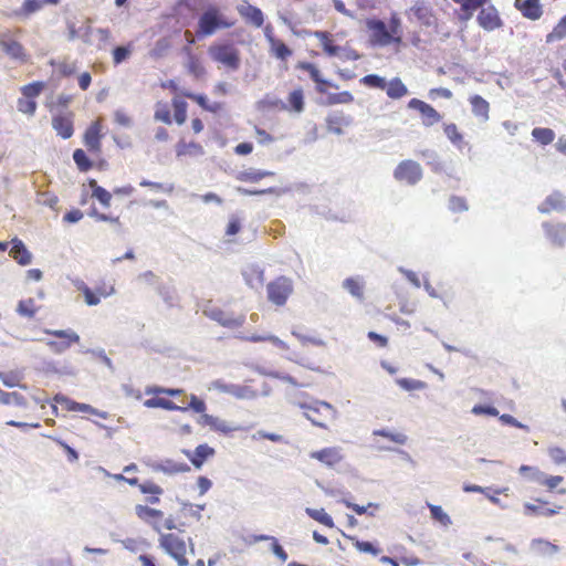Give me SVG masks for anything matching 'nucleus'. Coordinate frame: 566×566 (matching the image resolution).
Masks as SVG:
<instances>
[{"label":"nucleus","instance_id":"obj_1","mask_svg":"<svg viewBox=\"0 0 566 566\" xmlns=\"http://www.w3.org/2000/svg\"><path fill=\"white\" fill-rule=\"evenodd\" d=\"M22 34L21 28L13 30L8 29L0 32V49L11 60L18 61L19 63H27L29 61V54L20 42Z\"/></svg>","mask_w":566,"mask_h":566},{"label":"nucleus","instance_id":"obj_2","mask_svg":"<svg viewBox=\"0 0 566 566\" xmlns=\"http://www.w3.org/2000/svg\"><path fill=\"white\" fill-rule=\"evenodd\" d=\"M313 35L318 40L323 52L329 57H339L343 61H357L361 57L355 49L336 44L334 35L327 31H315Z\"/></svg>","mask_w":566,"mask_h":566},{"label":"nucleus","instance_id":"obj_3","mask_svg":"<svg viewBox=\"0 0 566 566\" xmlns=\"http://www.w3.org/2000/svg\"><path fill=\"white\" fill-rule=\"evenodd\" d=\"M210 57L230 71H237L241 64L239 49L230 42L214 43L208 49Z\"/></svg>","mask_w":566,"mask_h":566},{"label":"nucleus","instance_id":"obj_4","mask_svg":"<svg viewBox=\"0 0 566 566\" xmlns=\"http://www.w3.org/2000/svg\"><path fill=\"white\" fill-rule=\"evenodd\" d=\"M233 25L234 21L224 19L218 7L210 6L199 18L197 33L198 35L207 36L213 34L218 29H229Z\"/></svg>","mask_w":566,"mask_h":566},{"label":"nucleus","instance_id":"obj_5","mask_svg":"<svg viewBox=\"0 0 566 566\" xmlns=\"http://www.w3.org/2000/svg\"><path fill=\"white\" fill-rule=\"evenodd\" d=\"M369 31L371 32V42L379 46H386L394 42L399 43L400 36H395L397 33V25H391L390 30L386 23L381 20H369L367 23Z\"/></svg>","mask_w":566,"mask_h":566},{"label":"nucleus","instance_id":"obj_6","mask_svg":"<svg viewBox=\"0 0 566 566\" xmlns=\"http://www.w3.org/2000/svg\"><path fill=\"white\" fill-rule=\"evenodd\" d=\"M202 313L206 317L226 328L241 327L245 323L244 314L234 316L233 312H226L222 308L216 306L206 305L202 308Z\"/></svg>","mask_w":566,"mask_h":566},{"label":"nucleus","instance_id":"obj_7","mask_svg":"<svg viewBox=\"0 0 566 566\" xmlns=\"http://www.w3.org/2000/svg\"><path fill=\"white\" fill-rule=\"evenodd\" d=\"M159 545L165 552L178 563V566H188L186 558V543L175 534H161Z\"/></svg>","mask_w":566,"mask_h":566},{"label":"nucleus","instance_id":"obj_8","mask_svg":"<svg viewBox=\"0 0 566 566\" xmlns=\"http://www.w3.org/2000/svg\"><path fill=\"white\" fill-rule=\"evenodd\" d=\"M266 292L270 302L277 306H282L286 303L289 296L293 292L292 281L285 276H280L268 284Z\"/></svg>","mask_w":566,"mask_h":566},{"label":"nucleus","instance_id":"obj_9","mask_svg":"<svg viewBox=\"0 0 566 566\" xmlns=\"http://www.w3.org/2000/svg\"><path fill=\"white\" fill-rule=\"evenodd\" d=\"M103 119L96 118L90 124L83 134V144L86 149L94 156L102 154V139H103Z\"/></svg>","mask_w":566,"mask_h":566},{"label":"nucleus","instance_id":"obj_10","mask_svg":"<svg viewBox=\"0 0 566 566\" xmlns=\"http://www.w3.org/2000/svg\"><path fill=\"white\" fill-rule=\"evenodd\" d=\"M394 177L400 182L416 185L422 178V168L415 160H402L394 171Z\"/></svg>","mask_w":566,"mask_h":566},{"label":"nucleus","instance_id":"obj_11","mask_svg":"<svg viewBox=\"0 0 566 566\" xmlns=\"http://www.w3.org/2000/svg\"><path fill=\"white\" fill-rule=\"evenodd\" d=\"M408 107L420 113L422 124L426 127L433 126L442 119L441 114L434 107L419 98H411L408 102Z\"/></svg>","mask_w":566,"mask_h":566},{"label":"nucleus","instance_id":"obj_12","mask_svg":"<svg viewBox=\"0 0 566 566\" xmlns=\"http://www.w3.org/2000/svg\"><path fill=\"white\" fill-rule=\"evenodd\" d=\"M145 463L153 471L163 472L168 475H174L177 473L190 471V467L187 463H178L171 459H165L161 461H155V460L148 459Z\"/></svg>","mask_w":566,"mask_h":566},{"label":"nucleus","instance_id":"obj_13","mask_svg":"<svg viewBox=\"0 0 566 566\" xmlns=\"http://www.w3.org/2000/svg\"><path fill=\"white\" fill-rule=\"evenodd\" d=\"M264 35L270 45V53L273 56L281 61H286L292 56L293 51L282 40L274 36L271 25L264 29Z\"/></svg>","mask_w":566,"mask_h":566},{"label":"nucleus","instance_id":"obj_14","mask_svg":"<svg viewBox=\"0 0 566 566\" xmlns=\"http://www.w3.org/2000/svg\"><path fill=\"white\" fill-rule=\"evenodd\" d=\"M521 474H525V472H532L531 481L536 482L538 484L546 485L549 490L555 489L562 481L563 476L560 475H546L543 471L538 470L535 467L530 465H521L518 469Z\"/></svg>","mask_w":566,"mask_h":566},{"label":"nucleus","instance_id":"obj_15","mask_svg":"<svg viewBox=\"0 0 566 566\" xmlns=\"http://www.w3.org/2000/svg\"><path fill=\"white\" fill-rule=\"evenodd\" d=\"M296 67L310 74V77L315 82L316 91L319 94H326L328 87H336L329 81L323 78L321 71L315 64L310 62H298Z\"/></svg>","mask_w":566,"mask_h":566},{"label":"nucleus","instance_id":"obj_16","mask_svg":"<svg viewBox=\"0 0 566 566\" xmlns=\"http://www.w3.org/2000/svg\"><path fill=\"white\" fill-rule=\"evenodd\" d=\"M240 17L248 23L255 28H261L264 23V14L262 10L255 6L244 2L237 7Z\"/></svg>","mask_w":566,"mask_h":566},{"label":"nucleus","instance_id":"obj_17","mask_svg":"<svg viewBox=\"0 0 566 566\" xmlns=\"http://www.w3.org/2000/svg\"><path fill=\"white\" fill-rule=\"evenodd\" d=\"M182 452L196 469H201L205 462L216 453L214 449L207 443L199 444L193 451L182 450Z\"/></svg>","mask_w":566,"mask_h":566},{"label":"nucleus","instance_id":"obj_18","mask_svg":"<svg viewBox=\"0 0 566 566\" xmlns=\"http://www.w3.org/2000/svg\"><path fill=\"white\" fill-rule=\"evenodd\" d=\"M52 126L56 134L63 139L70 138L74 133L73 114H60L52 118Z\"/></svg>","mask_w":566,"mask_h":566},{"label":"nucleus","instance_id":"obj_19","mask_svg":"<svg viewBox=\"0 0 566 566\" xmlns=\"http://www.w3.org/2000/svg\"><path fill=\"white\" fill-rule=\"evenodd\" d=\"M478 22L484 30L492 31L501 27V18L494 7L483 8L478 14Z\"/></svg>","mask_w":566,"mask_h":566},{"label":"nucleus","instance_id":"obj_20","mask_svg":"<svg viewBox=\"0 0 566 566\" xmlns=\"http://www.w3.org/2000/svg\"><path fill=\"white\" fill-rule=\"evenodd\" d=\"M530 549L532 553L543 557H552L559 553L560 547L545 538L538 537L533 538L530 543Z\"/></svg>","mask_w":566,"mask_h":566},{"label":"nucleus","instance_id":"obj_21","mask_svg":"<svg viewBox=\"0 0 566 566\" xmlns=\"http://www.w3.org/2000/svg\"><path fill=\"white\" fill-rule=\"evenodd\" d=\"M300 408L303 410L317 412L319 416H324V418L336 419L338 415L336 408L332 403L324 400H315L313 403L301 402Z\"/></svg>","mask_w":566,"mask_h":566},{"label":"nucleus","instance_id":"obj_22","mask_svg":"<svg viewBox=\"0 0 566 566\" xmlns=\"http://www.w3.org/2000/svg\"><path fill=\"white\" fill-rule=\"evenodd\" d=\"M566 209V201L559 191H554L547 196L538 206L542 213H551L553 211H563Z\"/></svg>","mask_w":566,"mask_h":566},{"label":"nucleus","instance_id":"obj_23","mask_svg":"<svg viewBox=\"0 0 566 566\" xmlns=\"http://www.w3.org/2000/svg\"><path fill=\"white\" fill-rule=\"evenodd\" d=\"M515 8L521 11L523 17L537 20L543 14L539 0H515Z\"/></svg>","mask_w":566,"mask_h":566},{"label":"nucleus","instance_id":"obj_24","mask_svg":"<svg viewBox=\"0 0 566 566\" xmlns=\"http://www.w3.org/2000/svg\"><path fill=\"white\" fill-rule=\"evenodd\" d=\"M312 459L326 464L327 467H334L342 461L343 457L337 448H324L318 451L311 453Z\"/></svg>","mask_w":566,"mask_h":566},{"label":"nucleus","instance_id":"obj_25","mask_svg":"<svg viewBox=\"0 0 566 566\" xmlns=\"http://www.w3.org/2000/svg\"><path fill=\"white\" fill-rule=\"evenodd\" d=\"M411 12L413 17L423 25H432L436 22V18L432 13L431 7L423 2H417L412 8Z\"/></svg>","mask_w":566,"mask_h":566},{"label":"nucleus","instance_id":"obj_26","mask_svg":"<svg viewBox=\"0 0 566 566\" xmlns=\"http://www.w3.org/2000/svg\"><path fill=\"white\" fill-rule=\"evenodd\" d=\"M242 275L245 283L252 289H258L263 284V270L258 265H248L242 270Z\"/></svg>","mask_w":566,"mask_h":566},{"label":"nucleus","instance_id":"obj_27","mask_svg":"<svg viewBox=\"0 0 566 566\" xmlns=\"http://www.w3.org/2000/svg\"><path fill=\"white\" fill-rule=\"evenodd\" d=\"M537 501L541 503V505H535L532 503L524 504V513L526 515L551 517V516L558 514L559 510L562 509V506H557L555 509H548V507L544 506V504H546L547 502L542 501V500H537Z\"/></svg>","mask_w":566,"mask_h":566},{"label":"nucleus","instance_id":"obj_28","mask_svg":"<svg viewBox=\"0 0 566 566\" xmlns=\"http://www.w3.org/2000/svg\"><path fill=\"white\" fill-rule=\"evenodd\" d=\"M156 291L168 307H174L177 305L178 295L176 287L172 284L161 282L157 284Z\"/></svg>","mask_w":566,"mask_h":566},{"label":"nucleus","instance_id":"obj_29","mask_svg":"<svg viewBox=\"0 0 566 566\" xmlns=\"http://www.w3.org/2000/svg\"><path fill=\"white\" fill-rule=\"evenodd\" d=\"M455 3L461 6L460 19L468 21L472 18L475 10L481 8L489 0H453Z\"/></svg>","mask_w":566,"mask_h":566},{"label":"nucleus","instance_id":"obj_30","mask_svg":"<svg viewBox=\"0 0 566 566\" xmlns=\"http://www.w3.org/2000/svg\"><path fill=\"white\" fill-rule=\"evenodd\" d=\"M54 401L63 406L69 411L87 412L88 410H92L91 405L74 401L62 394L55 395Z\"/></svg>","mask_w":566,"mask_h":566},{"label":"nucleus","instance_id":"obj_31","mask_svg":"<svg viewBox=\"0 0 566 566\" xmlns=\"http://www.w3.org/2000/svg\"><path fill=\"white\" fill-rule=\"evenodd\" d=\"M144 406L147 408H161L166 410H179L187 411V408H182V406H178L172 400L161 397H153L144 401Z\"/></svg>","mask_w":566,"mask_h":566},{"label":"nucleus","instance_id":"obj_32","mask_svg":"<svg viewBox=\"0 0 566 566\" xmlns=\"http://www.w3.org/2000/svg\"><path fill=\"white\" fill-rule=\"evenodd\" d=\"M470 104L475 116L482 118L483 120L489 119L490 104L486 99L480 95H473L470 97Z\"/></svg>","mask_w":566,"mask_h":566},{"label":"nucleus","instance_id":"obj_33","mask_svg":"<svg viewBox=\"0 0 566 566\" xmlns=\"http://www.w3.org/2000/svg\"><path fill=\"white\" fill-rule=\"evenodd\" d=\"M88 186L92 189L93 198L98 200L103 207H111L112 193L109 191L101 187L95 179H90Z\"/></svg>","mask_w":566,"mask_h":566},{"label":"nucleus","instance_id":"obj_34","mask_svg":"<svg viewBox=\"0 0 566 566\" xmlns=\"http://www.w3.org/2000/svg\"><path fill=\"white\" fill-rule=\"evenodd\" d=\"M342 535L345 538H348L353 542V545L361 553L371 554L374 556H377L380 554L381 549L375 545L373 542L369 541H360L356 536L347 535L343 531H340Z\"/></svg>","mask_w":566,"mask_h":566},{"label":"nucleus","instance_id":"obj_35","mask_svg":"<svg viewBox=\"0 0 566 566\" xmlns=\"http://www.w3.org/2000/svg\"><path fill=\"white\" fill-rule=\"evenodd\" d=\"M546 235L553 243L560 244L566 240V224L563 223H546L544 226Z\"/></svg>","mask_w":566,"mask_h":566},{"label":"nucleus","instance_id":"obj_36","mask_svg":"<svg viewBox=\"0 0 566 566\" xmlns=\"http://www.w3.org/2000/svg\"><path fill=\"white\" fill-rule=\"evenodd\" d=\"M342 286L359 302L364 301V284L357 277L345 279Z\"/></svg>","mask_w":566,"mask_h":566},{"label":"nucleus","instance_id":"obj_37","mask_svg":"<svg viewBox=\"0 0 566 566\" xmlns=\"http://www.w3.org/2000/svg\"><path fill=\"white\" fill-rule=\"evenodd\" d=\"M184 96L195 101L205 111H208V112H211V113H218L223 107V104L220 103V102H214L212 104H209L208 101H207V97L205 95H201V94H195V93H191V92H185Z\"/></svg>","mask_w":566,"mask_h":566},{"label":"nucleus","instance_id":"obj_38","mask_svg":"<svg viewBox=\"0 0 566 566\" xmlns=\"http://www.w3.org/2000/svg\"><path fill=\"white\" fill-rule=\"evenodd\" d=\"M387 95L390 98L398 99L408 94L407 86L402 83L399 77H395L387 83V87L385 88Z\"/></svg>","mask_w":566,"mask_h":566},{"label":"nucleus","instance_id":"obj_39","mask_svg":"<svg viewBox=\"0 0 566 566\" xmlns=\"http://www.w3.org/2000/svg\"><path fill=\"white\" fill-rule=\"evenodd\" d=\"M171 106L174 108V120L178 125L185 124V122L187 119V109H188L187 102L184 101L182 98L174 97L171 101Z\"/></svg>","mask_w":566,"mask_h":566},{"label":"nucleus","instance_id":"obj_40","mask_svg":"<svg viewBox=\"0 0 566 566\" xmlns=\"http://www.w3.org/2000/svg\"><path fill=\"white\" fill-rule=\"evenodd\" d=\"M349 120L344 114H331L326 118V125L329 132L342 134L343 127L348 125Z\"/></svg>","mask_w":566,"mask_h":566},{"label":"nucleus","instance_id":"obj_41","mask_svg":"<svg viewBox=\"0 0 566 566\" xmlns=\"http://www.w3.org/2000/svg\"><path fill=\"white\" fill-rule=\"evenodd\" d=\"M186 69L188 73L195 76L196 78H200L206 74V69L201 60L197 55L191 53L188 54Z\"/></svg>","mask_w":566,"mask_h":566},{"label":"nucleus","instance_id":"obj_42","mask_svg":"<svg viewBox=\"0 0 566 566\" xmlns=\"http://www.w3.org/2000/svg\"><path fill=\"white\" fill-rule=\"evenodd\" d=\"M202 153V146L196 142L186 143L180 140L176 146V154L178 157L187 155H201Z\"/></svg>","mask_w":566,"mask_h":566},{"label":"nucleus","instance_id":"obj_43","mask_svg":"<svg viewBox=\"0 0 566 566\" xmlns=\"http://www.w3.org/2000/svg\"><path fill=\"white\" fill-rule=\"evenodd\" d=\"M305 513L307 514V516H310L311 518L326 527L332 528L335 526L332 516L328 513H326L324 509L316 510L312 507H306Z\"/></svg>","mask_w":566,"mask_h":566},{"label":"nucleus","instance_id":"obj_44","mask_svg":"<svg viewBox=\"0 0 566 566\" xmlns=\"http://www.w3.org/2000/svg\"><path fill=\"white\" fill-rule=\"evenodd\" d=\"M73 160L77 169L82 172H86L94 167L93 160L88 158L87 154L82 148H77L73 151Z\"/></svg>","mask_w":566,"mask_h":566},{"label":"nucleus","instance_id":"obj_45","mask_svg":"<svg viewBox=\"0 0 566 566\" xmlns=\"http://www.w3.org/2000/svg\"><path fill=\"white\" fill-rule=\"evenodd\" d=\"M135 513L140 520H144L147 523H151L153 518H159L163 517L164 515L160 510L153 509L142 504H137L135 506Z\"/></svg>","mask_w":566,"mask_h":566},{"label":"nucleus","instance_id":"obj_46","mask_svg":"<svg viewBox=\"0 0 566 566\" xmlns=\"http://www.w3.org/2000/svg\"><path fill=\"white\" fill-rule=\"evenodd\" d=\"M45 88V83L41 81H35L23 85L20 91L23 97L31 98L35 101V98L43 92Z\"/></svg>","mask_w":566,"mask_h":566},{"label":"nucleus","instance_id":"obj_47","mask_svg":"<svg viewBox=\"0 0 566 566\" xmlns=\"http://www.w3.org/2000/svg\"><path fill=\"white\" fill-rule=\"evenodd\" d=\"M0 403L2 405H15L19 407H25L27 406V399L21 394H18L15 391L8 392L2 389H0Z\"/></svg>","mask_w":566,"mask_h":566},{"label":"nucleus","instance_id":"obj_48","mask_svg":"<svg viewBox=\"0 0 566 566\" xmlns=\"http://www.w3.org/2000/svg\"><path fill=\"white\" fill-rule=\"evenodd\" d=\"M290 109L301 113L304 109V93L302 88H296L287 97Z\"/></svg>","mask_w":566,"mask_h":566},{"label":"nucleus","instance_id":"obj_49","mask_svg":"<svg viewBox=\"0 0 566 566\" xmlns=\"http://www.w3.org/2000/svg\"><path fill=\"white\" fill-rule=\"evenodd\" d=\"M532 136L534 137V139L536 142L546 146V145H549L554 140L555 133L551 128L536 127L532 130Z\"/></svg>","mask_w":566,"mask_h":566},{"label":"nucleus","instance_id":"obj_50","mask_svg":"<svg viewBox=\"0 0 566 566\" xmlns=\"http://www.w3.org/2000/svg\"><path fill=\"white\" fill-rule=\"evenodd\" d=\"M443 133L447 138L455 146L461 147L463 144V135L459 132L454 123L444 124Z\"/></svg>","mask_w":566,"mask_h":566},{"label":"nucleus","instance_id":"obj_51","mask_svg":"<svg viewBox=\"0 0 566 566\" xmlns=\"http://www.w3.org/2000/svg\"><path fill=\"white\" fill-rule=\"evenodd\" d=\"M17 313L20 316L32 318L36 313L35 303L33 298H27L19 301L17 305Z\"/></svg>","mask_w":566,"mask_h":566},{"label":"nucleus","instance_id":"obj_52","mask_svg":"<svg viewBox=\"0 0 566 566\" xmlns=\"http://www.w3.org/2000/svg\"><path fill=\"white\" fill-rule=\"evenodd\" d=\"M274 174L272 171L251 169L248 171H242L239 175V179L242 181L258 182L261 179L271 177Z\"/></svg>","mask_w":566,"mask_h":566},{"label":"nucleus","instance_id":"obj_53","mask_svg":"<svg viewBox=\"0 0 566 566\" xmlns=\"http://www.w3.org/2000/svg\"><path fill=\"white\" fill-rule=\"evenodd\" d=\"M566 38V14L558 21L552 32L546 36V42L552 43Z\"/></svg>","mask_w":566,"mask_h":566},{"label":"nucleus","instance_id":"obj_54","mask_svg":"<svg viewBox=\"0 0 566 566\" xmlns=\"http://www.w3.org/2000/svg\"><path fill=\"white\" fill-rule=\"evenodd\" d=\"M154 118L167 125H170L172 123L170 109L166 103L158 102L156 104Z\"/></svg>","mask_w":566,"mask_h":566},{"label":"nucleus","instance_id":"obj_55","mask_svg":"<svg viewBox=\"0 0 566 566\" xmlns=\"http://www.w3.org/2000/svg\"><path fill=\"white\" fill-rule=\"evenodd\" d=\"M396 382L406 391L421 390L427 387L424 381L412 378H398L396 379Z\"/></svg>","mask_w":566,"mask_h":566},{"label":"nucleus","instance_id":"obj_56","mask_svg":"<svg viewBox=\"0 0 566 566\" xmlns=\"http://www.w3.org/2000/svg\"><path fill=\"white\" fill-rule=\"evenodd\" d=\"M373 434L387 438L397 444H406L407 440H408V437L406 434L395 433V432L389 431L388 429H376L373 431Z\"/></svg>","mask_w":566,"mask_h":566},{"label":"nucleus","instance_id":"obj_57","mask_svg":"<svg viewBox=\"0 0 566 566\" xmlns=\"http://www.w3.org/2000/svg\"><path fill=\"white\" fill-rule=\"evenodd\" d=\"M36 107V101H32L31 98H25L22 96L17 101L18 111L28 116H33L35 114Z\"/></svg>","mask_w":566,"mask_h":566},{"label":"nucleus","instance_id":"obj_58","mask_svg":"<svg viewBox=\"0 0 566 566\" xmlns=\"http://www.w3.org/2000/svg\"><path fill=\"white\" fill-rule=\"evenodd\" d=\"M429 510L432 520L439 522L443 526H449L451 524L450 516L442 510L440 505L429 504Z\"/></svg>","mask_w":566,"mask_h":566},{"label":"nucleus","instance_id":"obj_59","mask_svg":"<svg viewBox=\"0 0 566 566\" xmlns=\"http://www.w3.org/2000/svg\"><path fill=\"white\" fill-rule=\"evenodd\" d=\"M42 7V0H24L20 10L18 11V14L22 17H29L30 14L41 10Z\"/></svg>","mask_w":566,"mask_h":566},{"label":"nucleus","instance_id":"obj_60","mask_svg":"<svg viewBox=\"0 0 566 566\" xmlns=\"http://www.w3.org/2000/svg\"><path fill=\"white\" fill-rule=\"evenodd\" d=\"M232 396L238 399L251 400V399H255L258 397V392L250 386H242V385L235 384L234 388H233Z\"/></svg>","mask_w":566,"mask_h":566},{"label":"nucleus","instance_id":"obj_61","mask_svg":"<svg viewBox=\"0 0 566 566\" xmlns=\"http://www.w3.org/2000/svg\"><path fill=\"white\" fill-rule=\"evenodd\" d=\"M360 83L368 87L385 90L387 87V82L384 77L377 74H368L360 78Z\"/></svg>","mask_w":566,"mask_h":566},{"label":"nucleus","instance_id":"obj_62","mask_svg":"<svg viewBox=\"0 0 566 566\" xmlns=\"http://www.w3.org/2000/svg\"><path fill=\"white\" fill-rule=\"evenodd\" d=\"M354 101V96L350 92L344 91L339 93L329 94L327 96V103L329 105L336 104H350Z\"/></svg>","mask_w":566,"mask_h":566},{"label":"nucleus","instance_id":"obj_63","mask_svg":"<svg viewBox=\"0 0 566 566\" xmlns=\"http://www.w3.org/2000/svg\"><path fill=\"white\" fill-rule=\"evenodd\" d=\"M45 334L70 342H80V336L72 329H45Z\"/></svg>","mask_w":566,"mask_h":566},{"label":"nucleus","instance_id":"obj_64","mask_svg":"<svg viewBox=\"0 0 566 566\" xmlns=\"http://www.w3.org/2000/svg\"><path fill=\"white\" fill-rule=\"evenodd\" d=\"M472 413L476 416L497 417L499 410L492 405L478 403L472 408Z\"/></svg>","mask_w":566,"mask_h":566}]
</instances>
